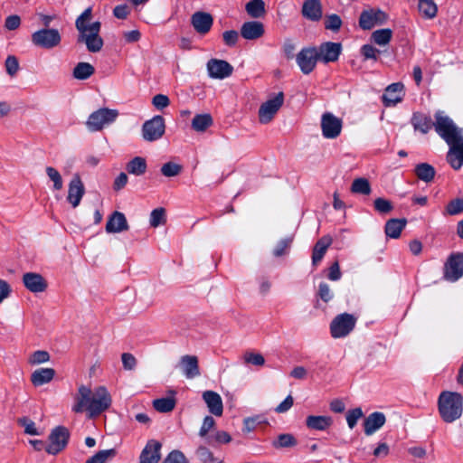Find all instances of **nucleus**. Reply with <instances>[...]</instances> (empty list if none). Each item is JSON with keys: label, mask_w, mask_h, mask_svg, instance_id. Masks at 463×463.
Listing matches in <instances>:
<instances>
[{"label": "nucleus", "mask_w": 463, "mask_h": 463, "mask_svg": "<svg viewBox=\"0 0 463 463\" xmlns=\"http://www.w3.org/2000/svg\"><path fill=\"white\" fill-rule=\"evenodd\" d=\"M6 72L10 76H14L19 70V63L16 57L10 55L6 58L5 62Z\"/></svg>", "instance_id": "6e6d98bb"}, {"label": "nucleus", "mask_w": 463, "mask_h": 463, "mask_svg": "<svg viewBox=\"0 0 463 463\" xmlns=\"http://www.w3.org/2000/svg\"><path fill=\"white\" fill-rule=\"evenodd\" d=\"M72 411L81 413L87 411L90 418H95L108 410L111 405V396L104 386L95 389L81 384L73 397Z\"/></svg>", "instance_id": "f03ea898"}, {"label": "nucleus", "mask_w": 463, "mask_h": 463, "mask_svg": "<svg viewBox=\"0 0 463 463\" xmlns=\"http://www.w3.org/2000/svg\"><path fill=\"white\" fill-rule=\"evenodd\" d=\"M45 173L49 180L52 183L53 190L61 191L63 187V181L60 172L52 166H46Z\"/></svg>", "instance_id": "ea45409f"}, {"label": "nucleus", "mask_w": 463, "mask_h": 463, "mask_svg": "<svg viewBox=\"0 0 463 463\" xmlns=\"http://www.w3.org/2000/svg\"><path fill=\"white\" fill-rule=\"evenodd\" d=\"M293 397L291 395H288L286 399L276 407L275 411L278 413H284L293 406Z\"/></svg>", "instance_id": "69168bd1"}, {"label": "nucleus", "mask_w": 463, "mask_h": 463, "mask_svg": "<svg viewBox=\"0 0 463 463\" xmlns=\"http://www.w3.org/2000/svg\"><path fill=\"white\" fill-rule=\"evenodd\" d=\"M61 36L57 29L44 28L32 34V43L43 49H52L61 43Z\"/></svg>", "instance_id": "0eeeda50"}, {"label": "nucleus", "mask_w": 463, "mask_h": 463, "mask_svg": "<svg viewBox=\"0 0 463 463\" xmlns=\"http://www.w3.org/2000/svg\"><path fill=\"white\" fill-rule=\"evenodd\" d=\"M439 411L446 422L459 419L463 411V397L458 392H443L439 397Z\"/></svg>", "instance_id": "20e7f679"}, {"label": "nucleus", "mask_w": 463, "mask_h": 463, "mask_svg": "<svg viewBox=\"0 0 463 463\" xmlns=\"http://www.w3.org/2000/svg\"><path fill=\"white\" fill-rule=\"evenodd\" d=\"M118 116V111L117 109H99L90 115L86 126L91 132L99 131L105 126L113 123Z\"/></svg>", "instance_id": "39448f33"}, {"label": "nucleus", "mask_w": 463, "mask_h": 463, "mask_svg": "<svg viewBox=\"0 0 463 463\" xmlns=\"http://www.w3.org/2000/svg\"><path fill=\"white\" fill-rule=\"evenodd\" d=\"M328 279L331 280H338L341 278L340 267L337 261L333 263L329 268V272L327 275Z\"/></svg>", "instance_id": "774afa93"}, {"label": "nucleus", "mask_w": 463, "mask_h": 463, "mask_svg": "<svg viewBox=\"0 0 463 463\" xmlns=\"http://www.w3.org/2000/svg\"><path fill=\"white\" fill-rule=\"evenodd\" d=\"M415 173L420 180L425 182L431 181L435 175L434 168L427 163L418 165L415 168Z\"/></svg>", "instance_id": "4c0bfd02"}, {"label": "nucleus", "mask_w": 463, "mask_h": 463, "mask_svg": "<svg viewBox=\"0 0 463 463\" xmlns=\"http://www.w3.org/2000/svg\"><path fill=\"white\" fill-rule=\"evenodd\" d=\"M121 360L125 370L131 371L134 370L137 366V359L130 353H123L121 355Z\"/></svg>", "instance_id": "4d7b16f0"}, {"label": "nucleus", "mask_w": 463, "mask_h": 463, "mask_svg": "<svg viewBox=\"0 0 463 463\" xmlns=\"http://www.w3.org/2000/svg\"><path fill=\"white\" fill-rule=\"evenodd\" d=\"M213 125V118L210 114L195 115L192 120V128L197 132H203Z\"/></svg>", "instance_id": "e433bc0d"}, {"label": "nucleus", "mask_w": 463, "mask_h": 463, "mask_svg": "<svg viewBox=\"0 0 463 463\" xmlns=\"http://www.w3.org/2000/svg\"><path fill=\"white\" fill-rule=\"evenodd\" d=\"M22 280L25 288L34 294L44 292L48 288L47 280L40 273L26 272Z\"/></svg>", "instance_id": "dca6fc26"}, {"label": "nucleus", "mask_w": 463, "mask_h": 463, "mask_svg": "<svg viewBox=\"0 0 463 463\" xmlns=\"http://www.w3.org/2000/svg\"><path fill=\"white\" fill-rule=\"evenodd\" d=\"M191 24L198 33L206 34L213 26V18L211 14L199 11L191 16Z\"/></svg>", "instance_id": "a211bd4d"}, {"label": "nucleus", "mask_w": 463, "mask_h": 463, "mask_svg": "<svg viewBox=\"0 0 463 463\" xmlns=\"http://www.w3.org/2000/svg\"><path fill=\"white\" fill-rule=\"evenodd\" d=\"M405 219H391L385 224V233L388 237L396 239L406 225Z\"/></svg>", "instance_id": "72a5a7b5"}, {"label": "nucleus", "mask_w": 463, "mask_h": 463, "mask_svg": "<svg viewBox=\"0 0 463 463\" xmlns=\"http://www.w3.org/2000/svg\"><path fill=\"white\" fill-rule=\"evenodd\" d=\"M302 14L308 20L319 21L323 15L321 1L306 0L302 6Z\"/></svg>", "instance_id": "bb28decb"}, {"label": "nucleus", "mask_w": 463, "mask_h": 463, "mask_svg": "<svg viewBox=\"0 0 463 463\" xmlns=\"http://www.w3.org/2000/svg\"><path fill=\"white\" fill-rule=\"evenodd\" d=\"M435 130L449 146L447 161L455 170L463 165V129L458 128L452 119L442 111L435 114Z\"/></svg>", "instance_id": "f257e3e1"}, {"label": "nucleus", "mask_w": 463, "mask_h": 463, "mask_svg": "<svg viewBox=\"0 0 463 463\" xmlns=\"http://www.w3.org/2000/svg\"><path fill=\"white\" fill-rule=\"evenodd\" d=\"M342 25V20L337 14H330L326 16L325 27L327 30L338 31Z\"/></svg>", "instance_id": "603ef678"}, {"label": "nucleus", "mask_w": 463, "mask_h": 463, "mask_svg": "<svg viewBox=\"0 0 463 463\" xmlns=\"http://www.w3.org/2000/svg\"><path fill=\"white\" fill-rule=\"evenodd\" d=\"M165 124L162 116H155L142 126V137L147 142L160 139L165 134Z\"/></svg>", "instance_id": "6e6552de"}, {"label": "nucleus", "mask_w": 463, "mask_h": 463, "mask_svg": "<svg viewBox=\"0 0 463 463\" xmlns=\"http://www.w3.org/2000/svg\"><path fill=\"white\" fill-rule=\"evenodd\" d=\"M162 463H188V460L180 450H173L166 456Z\"/></svg>", "instance_id": "8fccbe9b"}, {"label": "nucleus", "mask_w": 463, "mask_h": 463, "mask_svg": "<svg viewBox=\"0 0 463 463\" xmlns=\"http://www.w3.org/2000/svg\"><path fill=\"white\" fill-rule=\"evenodd\" d=\"M244 362L257 366H262L265 364V359L262 354L259 353L248 352L244 354Z\"/></svg>", "instance_id": "864d4df0"}, {"label": "nucleus", "mask_w": 463, "mask_h": 463, "mask_svg": "<svg viewBox=\"0 0 463 463\" xmlns=\"http://www.w3.org/2000/svg\"><path fill=\"white\" fill-rule=\"evenodd\" d=\"M343 128L341 118L331 112H326L321 117V130L324 137L334 139L339 137Z\"/></svg>", "instance_id": "9b49d317"}, {"label": "nucleus", "mask_w": 463, "mask_h": 463, "mask_svg": "<svg viewBox=\"0 0 463 463\" xmlns=\"http://www.w3.org/2000/svg\"><path fill=\"white\" fill-rule=\"evenodd\" d=\"M91 17L92 10L89 7L76 19L75 27L79 32L78 43H84L90 52H99L104 44L99 35L101 24L96 21L88 24Z\"/></svg>", "instance_id": "7ed1b4c3"}, {"label": "nucleus", "mask_w": 463, "mask_h": 463, "mask_svg": "<svg viewBox=\"0 0 463 463\" xmlns=\"http://www.w3.org/2000/svg\"><path fill=\"white\" fill-rule=\"evenodd\" d=\"M332 244V238L330 236H323L319 239L314 246L312 253V263L317 265L323 259L327 249Z\"/></svg>", "instance_id": "c756f323"}, {"label": "nucleus", "mask_w": 463, "mask_h": 463, "mask_svg": "<svg viewBox=\"0 0 463 463\" xmlns=\"http://www.w3.org/2000/svg\"><path fill=\"white\" fill-rule=\"evenodd\" d=\"M208 74L213 79H225L232 75L233 67L226 61L211 59L207 62Z\"/></svg>", "instance_id": "2eb2a0df"}, {"label": "nucleus", "mask_w": 463, "mask_h": 463, "mask_svg": "<svg viewBox=\"0 0 463 463\" xmlns=\"http://www.w3.org/2000/svg\"><path fill=\"white\" fill-rule=\"evenodd\" d=\"M264 33V24L259 21L243 23L240 31L241 37L248 41L258 40L263 36Z\"/></svg>", "instance_id": "aec40b11"}, {"label": "nucleus", "mask_w": 463, "mask_h": 463, "mask_svg": "<svg viewBox=\"0 0 463 463\" xmlns=\"http://www.w3.org/2000/svg\"><path fill=\"white\" fill-rule=\"evenodd\" d=\"M283 52L288 59L294 57V52L296 50V44L291 39H286L283 43Z\"/></svg>", "instance_id": "338daca9"}, {"label": "nucleus", "mask_w": 463, "mask_h": 463, "mask_svg": "<svg viewBox=\"0 0 463 463\" xmlns=\"http://www.w3.org/2000/svg\"><path fill=\"white\" fill-rule=\"evenodd\" d=\"M362 54L364 55V59H373L377 60V55L380 53V51L377 50L375 47L370 44H365L361 49Z\"/></svg>", "instance_id": "680f3d73"}, {"label": "nucleus", "mask_w": 463, "mask_h": 463, "mask_svg": "<svg viewBox=\"0 0 463 463\" xmlns=\"http://www.w3.org/2000/svg\"><path fill=\"white\" fill-rule=\"evenodd\" d=\"M55 375V370L52 368H39L31 374L32 383L38 387L49 383Z\"/></svg>", "instance_id": "c85d7f7f"}, {"label": "nucleus", "mask_w": 463, "mask_h": 463, "mask_svg": "<svg viewBox=\"0 0 463 463\" xmlns=\"http://www.w3.org/2000/svg\"><path fill=\"white\" fill-rule=\"evenodd\" d=\"M317 295L325 303L329 302L334 298L333 290L330 288L329 285L326 282L319 283Z\"/></svg>", "instance_id": "49530a36"}, {"label": "nucleus", "mask_w": 463, "mask_h": 463, "mask_svg": "<svg viewBox=\"0 0 463 463\" xmlns=\"http://www.w3.org/2000/svg\"><path fill=\"white\" fill-rule=\"evenodd\" d=\"M85 193V187L79 175H74L69 183L68 201L70 203H80Z\"/></svg>", "instance_id": "393cba45"}, {"label": "nucleus", "mask_w": 463, "mask_h": 463, "mask_svg": "<svg viewBox=\"0 0 463 463\" xmlns=\"http://www.w3.org/2000/svg\"><path fill=\"white\" fill-rule=\"evenodd\" d=\"M203 400L206 403L209 411L214 416L220 417L223 412V404L222 397L213 391H205L203 392Z\"/></svg>", "instance_id": "b1692460"}, {"label": "nucleus", "mask_w": 463, "mask_h": 463, "mask_svg": "<svg viewBox=\"0 0 463 463\" xmlns=\"http://www.w3.org/2000/svg\"><path fill=\"white\" fill-rule=\"evenodd\" d=\"M319 60L317 49L315 47L303 48L296 56L297 63L304 74H309Z\"/></svg>", "instance_id": "f8f14e48"}, {"label": "nucleus", "mask_w": 463, "mask_h": 463, "mask_svg": "<svg viewBox=\"0 0 463 463\" xmlns=\"http://www.w3.org/2000/svg\"><path fill=\"white\" fill-rule=\"evenodd\" d=\"M463 276V253L452 254L445 264L444 278L456 281Z\"/></svg>", "instance_id": "ddd939ff"}, {"label": "nucleus", "mask_w": 463, "mask_h": 463, "mask_svg": "<svg viewBox=\"0 0 463 463\" xmlns=\"http://www.w3.org/2000/svg\"><path fill=\"white\" fill-rule=\"evenodd\" d=\"M392 32L390 29L376 30L373 33L372 38L378 45H386L391 41Z\"/></svg>", "instance_id": "79ce46f5"}, {"label": "nucleus", "mask_w": 463, "mask_h": 463, "mask_svg": "<svg viewBox=\"0 0 463 463\" xmlns=\"http://www.w3.org/2000/svg\"><path fill=\"white\" fill-rule=\"evenodd\" d=\"M95 72V68L89 62H79L73 69L72 75L75 79L85 80Z\"/></svg>", "instance_id": "f704fd0d"}, {"label": "nucleus", "mask_w": 463, "mask_h": 463, "mask_svg": "<svg viewBox=\"0 0 463 463\" xmlns=\"http://www.w3.org/2000/svg\"><path fill=\"white\" fill-rule=\"evenodd\" d=\"M70 438V432L67 428L58 426L54 428L49 435L50 444L45 448L48 454L56 455L65 449Z\"/></svg>", "instance_id": "1a4fd4ad"}, {"label": "nucleus", "mask_w": 463, "mask_h": 463, "mask_svg": "<svg viewBox=\"0 0 463 463\" xmlns=\"http://www.w3.org/2000/svg\"><path fill=\"white\" fill-rule=\"evenodd\" d=\"M411 124L416 130L426 134L432 128V127L435 128L436 121L432 122L430 117L423 113L417 112L412 116Z\"/></svg>", "instance_id": "7c9ffc66"}, {"label": "nucleus", "mask_w": 463, "mask_h": 463, "mask_svg": "<svg viewBox=\"0 0 463 463\" xmlns=\"http://www.w3.org/2000/svg\"><path fill=\"white\" fill-rule=\"evenodd\" d=\"M171 393V397H164L153 401V407L156 411L166 413L175 409L176 401L174 395L175 394V392L172 391Z\"/></svg>", "instance_id": "2f4dec72"}, {"label": "nucleus", "mask_w": 463, "mask_h": 463, "mask_svg": "<svg viewBox=\"0 0 463 463\" xmlns=\"http://www.w3.org/2000/svg\"><path fill=\"white\" fill-rule=\"evenodd\" d=\"M165 221L166 216L165 208L158 207L152 211L149 219V222L152 227L156 228L159 225L165 224Z\"/></svg>", "instance_id": "37998d69"}, {"label": "nucleus", "mask_w": 463, "mask_h": 463, "mask_svg": "<svg viewBox=\"0 0 463 463\" xmlns=\"http://www.w3.org/2000/svg\"><path fill=\"white\" fill-rule=\"evenodd\" d=\"M364 416V412L361 408H354L353 410H350L346 413V421L348 427L353 430L355 425L357 424V421Z\"/></svg>", "instance_id": "de8ad7c7"}, {"label": "nucleus", "mask_w": 463, "mask_h": 463, "mask_svg": "<svg viewBox=\"0 0 463 463\" xmlns=\"http://www.w3.org/2000/svg\"><path fill=\"white\" fill-rule=\"evenodd\" d=\"M50 360V354L46 351L38 350L32 354L29 358V363L31 364H40L43 363H46Z\"/></svg>", "instance_id": "3c124183"}, {"label": "nucleus", "mask_w": 463, "mask_h": 463, "mask_svg": "<svg viewBox=\"0 0 463 463\" xmlns=\"http://www.w3.org/2000/svg\"><path fill=\"white\" fill-rule=\"evenodd\" d=\"M293 241L292 237H288L280 240L273 250V255L275 257H281L285 255L290 248Z\"/></svg>", "instance_id": "a18cd8bd"}, {"label": "nucleus", "mask_w": 463, "mask_h": 463, "mask_svg": "<svg viewBox=\"0 0 463 463\" xmlns=\"http://www.w3.org/2000/svg\"><path fill=\"white\" fill-rule=\"evenodd\" d=\"M296 438L290 433H284L278 436V439L272 442L276 449L292 448L297 445Z\"/></svg>", "instance_id": "58836bf2"}, {"label": "nucleus", "mask_w": 463, "mask_h": 463, "mask_svg": "<svg viewBox=\"0 0 463 463\" xmlns=\"http://www.w3.org/2000/svg\"><path fill=\"white\" fill-rule=\"evenodd\" d=\"M356 318L354 316L348 313L337 315L330 324V333L332 337H345L354 330Z\"/></svg>", "instance_id": "423d86ee"}, {"label": "nucleus", "mask_w": 463, "mask_h": 463, "mask_svg": "<svg viewBox=\"0 0 463 463\" xmlns=\"http://www.w3.org/2000/svg\"><path fill=\"white\" fill-rule=\"evenodd\" d=\"M105 229L108 233H119L128 231L129 226L125 215L115 211L109 215Z\"/></svg>", "instance_id": "5701e85b"}, {"label": "nucleus", "mask_w": 463, "mask_h": 463, "mask_svg": "<svg viewBox=\"0 0 463 463\" xmlns=\"http://www.w3.org/2000/svg\"><path fill=\"white\" fill-rule=\"evenodd\" d=\"M181 165L173 162L165 163L161 167V173L166 177H173L179 175L181 172Z\"/></svg>", "instance_id": "09e8293b"}, {"label": "nucleus", "mask_w": 463, "mask_h": 463, "mask_svg": "<svg viewBox=\"0 0 463 463\" xmlns=\"http://www.w3.org/2000/svg\"><path fill=\"white\" fill-rule=\"evenodd\" d=\"M196 455L202 463H214L216 460L213 454L205 447H200Z\"/></svg>", "instance_id": "5fc2aeb1"}, {"label": "nucleus", "mask_w": 463, "mask_h": 463, "mask_svg": "<svg viewBox=\"0 0 463 463\" xmlns=\"http://www.w3.org/2000/svg\"><path fill=\"white\" fill-rule=\"evenodd\" d=\"M170 103V100L167 96L164 94H157L152 99V104L157 109H163L166 108Z\"/></svg>", "instance_id": "e2e57ef3"}, {"label": "nucleus", "mask_w": 463, "mask_h": 463, "mask_svg": "<svg viewBox=\"0 0 463 463\" xmlns=\"http://www.w3.org/2000/svg\"><path fill=\"white\" fill-rule=\"evenodd\" d=\"M419 11L427 18H433L437 14V6L430 0H419Z\"/></svg>", "instance_id": "a19ab883"}, {"label": "nucleus", "mask_w": 463, "mask_h": 463, "mask_svg": "<svg viewBox=\"0 0 463 463\" xmlns=\"http://www.w3.org/2000/svg\"><path fill=\"white\" fill-rule=\"evenodd\" d=\"M387 20V15L381 10H364L359 18V25L364 30H370L376 25H381Z\"/></svg>", "instance_id": "4468645a"}, {"label": "nucleus", "mask_w": 463, "mask_h": 463, "mask_svg": "<svg viewBox=\"0 0 463 463\" xmlns=\"http://www.w3.org/2000/svg\"><path fill=\"white\" fill-rule=\"evenodd\" d=\"M215 420L212 416H206L203 419V424L201 426L199 435L201 437H205L207 433L214 427Z\"/></svg>", "instance_id": "052dcab7"}, {"label": "nucleus", "mask_w": 463, "mask_h": 463, "mask_svg": "<svg viewBox=\"0 0 463 463\" xmlns=\"http://www.w3.org/2000/svg\"><path fill=\"white\" fill-rule=\"evenodd\" d=\"M247 14L254 19L261 18L266 14L265 3L263 0H250L246 5Z\"/></svg>", "instance_id": "473e14b6"}, {"label": "nucleus", "mask_w": 463, "mask_h": 463, "mask_svg": "<svg viewBox=\"0 0 463 463\" xmlns=\"http://www.w3.org/2000/svg\"><path fill=\"white\" fill-rule=\"evenodd\" d=\"M351 190L355 194H369L371 192V187L367 179L357 178L354 180Z\"/></svg>", "instance_id": "c03bdc74"}, {"label": "nucleus", "mask_w": 463, "mask_h": 463, "mask_svg": "<svg viewBox=\"0 0 463 463\" xmlns=\"http://www.w3.org/2000/svg\"><path fill=\"white\" fill-rule=\"evenodd\" d=\"M18 422L24 428V432L30 435H39L35 423L28 418L19 419Z\"/></svg>", "instance_id": "13d9d810"}, {"label": "nucleus", "mask_w": 463, "mask_h": 463, "mask_svg": "<svg viewBox=\"0 0 463 463\" xmlns=\"http://www.w3.org/2000/svg\"><path fill=\"white\" fill-rule=\"evenodd\" d=\"M127 171L135 175H141L146 171V161L144 157L136 156L126 166Z\"/></svg>", "instance_id": "c9c22d12"}, {"label": "nucleus", "mask_w": 463, "mask_h": 463, "mask_svg": "<svg viewBox=\"0 0 463 463\" xmlns=\"http://www.w3.org/2000/svg\"><path fill=\"white\" fill-rule=\"evenodd\" d=\"M179 366L187 379H193L201 374L198 357L185 354L180 358Z\"/></svg>", "instance_id": "412c9836"}, {"label": "nucleus", "mask_w": 463, "mask_h": 463, "mask_svg": "<svg viewBox=\"0 0 463 463\" xmlns=\"http://www.w3.org/2000/svg\"><path fill=\"white\" fill-rule=\"evenodd\" d=\"M161 443L150 439L146 444L139 457V463H158L161 458Z\"/></svg>", "instance_id": "f3484780"}, {"label": "nucleus", "mask_w": 463, "mask_h": 463, "mask_svg": "<svg viewBox=\"0 0 463 463\" xmlns=\"http://www.w3.org/2000/svg\"><path fill=\"white\" fill-rule=\"evenodd\" d=\"M342 46L338 43L327 42L322 43L317 49L319 60L325 63L335 61L341 53Z\"/></svg>", "instance_id": "6ab92c4d"}, {"label": "nucleus", "mask_w": 463, "mask_h": 463, "mask_svg": "<svg viewBox=\"0 0 463 463\" xmlns=\"http://www.w3.org/2000/svg\"><path fill=\"white\" fill-rule=\"evenodd\" d=\"M21 24V18L20 16L14 14L9 15L5 19V26L7 30L13 31L17 29Z\"/></svg>", "instance_id": "0e129e2a"}, {"label": "nucleus", "mask_w": 463, "mask_h": 463, "mask_svg": "<svg viewBox=\"0 0 463 463\" xmlns=\"http://www.w3.org/2000/svg\"><path fill=\"white\" fill-rule=\"evenodd\" d=\"M404 86L401 82L389 85L383 95V102L386 107L394 106L401 102L404 96Z\"/></svg>", "instance_id": "4be33fe9"}, {"label": "nucleus", "mask_w": 463, "mask_h": 463, "mask_svg": "<svg viewBox=\"0 0 463 463\" xmlns=\"http://www.w3.org/2000/svg\"><path fill=\"white\" fill-rule=\"evenodd\" d=\"M385 421L386 418L383 412L375 411L371 413L364 421V433L367 436L373 434L384 425Z\"/></svg>", "instance_id": "a878e982"}, {"label": "nucleus", "mask_w": 463, "mask_h": 463, "mask_svg": "<svg viewBox=\"0 0 463 463\" xmlns=\"http://www.w3.org/2000/svg\"><path fill=\"white\" fill-rule=\"evenodd\" d=\"M333 424V419L326 415H309L306 419V426L309 430H326Z\"/></svg>", "instance_id": "cd10ccee"}, {"label": "nucleus", "mask_w": 463, "mask_h": 463, "mask_svg": "<svg viewBox=\"0 0 463 463\" xmlns=\"http://www.w3.org/2000/svg\"><path fill=\"white\" fill-rule=\"evenodd\" d=\"M222 39H223L224 43L227 46L232 47V46L236 45L238 39H239V33L235 30L225 31L222 33Z\"/></svg>", "instance_id": "bf43d9fd"}, {"label": "nucleus", "mask_w": 463, "mask_h": 463, "mask_svg": "<svg viewBox=\"0 0 463 463\" xmlns=\"http://www.w3.org/2000/svg\"><path fill=\"white\" fill-rule=\"evenodd\" d=\"M284 102L283 92H279L274 98L262 103L259 109V120L261 124L269 123Z\"/></svg>", "instance_id": "9d476101"}]
</instances>
